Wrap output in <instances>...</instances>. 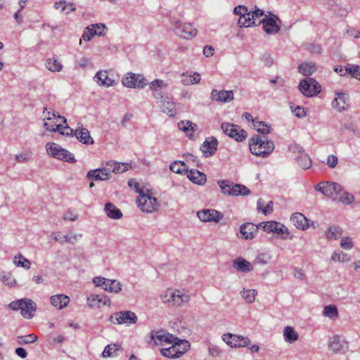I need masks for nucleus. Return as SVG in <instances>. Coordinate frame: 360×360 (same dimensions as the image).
<instances>
[{
    "mask_svg": "<svg viewBox=\"0 0 360 360\" xmlns=\"http://www.w3.org/2000/svg\"><path fill=\"white\" fill-rule=\"evenodd\" d=\"M162 302L173 307H181L190 301V295L184 290L167 289L160 295Z\"/></svg>",
    "mask_w": 360,
    "mask_h": 360,
    "instance_id": "f257e3e1",
    "label": "nucleus"
},
{
    "mask_svg": "<svg viewBox=\"0 0 360 360\" xmlns=\"http://www.w3.org/2000/svg\"><path fill=\"white\" fill-rule=\"evenodd\" d=\"M249 148L253 155L265 158L269 156L274 150V143L273 141L265 140L259 136H255L249 141Z\"/></svg>",
    "mask_w": 360,
    "mask_h": 360,
    "instance_id": "f03ea898",
    "label": "nucleus"
},
{
    "mask_svg": "<svg viewBox=\"0 0 360 360\" xmlns=\"http://www.w3.org/2000/svg\"><path fill=\"white\" fill-rule=\"evenodd\" d=\"M138 207L143 212L153 213L157 212L160 208L158 200L153 195L151 191L146 189V191H141L136 200Z\"/></svg>",
    "mask_w": 360,
    "mask_h": 360,
    "instance_id": "7ed1b4c3",
    "label": "nucleus"
},
{
    "mask_svg": "<svg viewBox=\"0 0 360 360\" xmlns=\"http://www.w3.org/2000/svg\"><path fill=\"white\" fill-rule=\"evenodd\" d=\"M46 149L49 155L55 158L64 160L70 163H74L76 162L72 153L64 148H62L55 143H48L46 145Z\"/></svg>",
    "mask_w": 360,
    "mask_h": 360,
    "instance_id": "20e7f679",
    "label": "nucleus"
},
{
    "mask_svg": "<svg viewBox=\"0 0 360 360\" xmlns=\"http://www.w3.org/2000/svg\"><path fill=\"white\" fill-rule=\"evenodd\" d=\"M218 184L220 187L221 192L225 195H248L250 193V190L243 185L233 184L229 181H219Z\"/></svg>",
    "mask_w": 360,
    "mask_h": 360,
    "instance_id": "39448f33",
    "label": "nucleus"
},
{
    "mask_svg": "<svg viewBox=\"0 0 360 360\" xmlns=\"http://www.w3.org/2000/svg\"><path fill=\"white\" fill-rule=\"evenodd\" d=\"M261 23L263 24L264 32L268 34H277L280 31L282 24L279 18L272 13L265 15L262 20L258 21V25Z\"/></svg>",
    "mask_w": 360,
    "mask_h": 360,
    "instance_id": "423d86ee",
    "label": "nucleus"
},
{
    "mask_svg": "<svg viewBox=\"0 0 360 360\" xmlns=\"http://www.w3.org/2000/svg\"><path fill=\"white\" fill-rule=\"evenodd\" d=\"M299 90L305 96L312 97L321 91V85L314 79L307 77L300 81Z\"/></svg>",
    "mask_w": 360,
    "mask_h": 360,
    "instance_id": "0eeeda50",
    "label": "nucleus"
},
{
    "mask_svg": "<svg viewBox=\"0 0 360 360\" xmlns=\"http://www.w3.org/2000/svg\"><path fill=\"white\" fill-rule=\"evenodd\" d=\"M342 186L334 182H321L316 186V190L323 193L325 196L330 198L333 200L341 194Z\"/></svg>",
    "mask_w": 360,
    "mask_h": 360,
    "instance_id": "6e6552de",
    "label": "nucleus"
},
{
    "mask_svg": "<svg viewBox=\"0 0 360 360\" xmlns=\"http://www.w3.org/2000/svg\"><path fill=\"white\" fill-rule=\"evenodd\" d=\"M122 83L128 88H143L147 84V80L141 75L129 72L122 77Z\"/></svg>",
    "mask_w": 360,
    "mask_h": 360,
    "instance_id": "1a4fd4ad",
    "label": "nucleus"
},
{
    "mask_svg": "<svg viewBox=\"0 0 360 360\" xmlns=\"http://www.w3.org/2000/svg\"><path fill=\"white\" fill-rule=\"evenodd\" d=\"M221 127L225 134L237 141H243L247 137V132L238 125L225 122L221 124Z\"/></svg>",
    "mask_w": 360,
    "mask_h": 360,
    "instance_id": "9d476101",
    "label": "nucleus"
},
{
    "mask_svg": "<svg viewBox=\"0 0 360 360\" xmlns=\"http://www.w3.org/2000/svg\"><path fill=\"white\" fill-rule=\"evenodd\" d=\"M174 336L165 330H160L152 331L150 333V344L153 345H162L164 344L172 343L174 341Z\"/></svg>",
    "mask_w": 360,
    "mask_h": 360,
    "instance_id": "9b49d317",
    "label": "nucleus"
},
{
    "mask_svg": "<svg viewBox=\"0 0 360 360\" xmlns=\"http://www.w3.org/2000/svg\"><path fill=\"white\" fill-rule=\"evenodd\" d=\"M174 32L184 39H191L195 36L197 30L190 23L176 22L173 27Z\"/></svg>",
    "mask_w": 360,
    "mask_h": 360,
    "instance_id": "f8f14e48",
    "label": "nucleus"
},
{
    "mask_svg": "<svg viewBox=\"0 0 360 360\" xmlns=\"http://www.w3.org/2000/svg\"><path fill=\"white\" fill-rule=\"evenodd\" d=\"M110 321L113 323H136L137 316L131 311H124L115 313L110 317Z\"/></svg>",
    "mask_w": 360,
    "mask_h": 360,
    "instance_id": "ddd939ff",
    "label": "nucleus"
},
{
    "mask_svg": "<svg viewBox=\"0 0 360 360\" xmlns=\"http://www.w3.org/2000/svg\"><path fill=\"white\" fill-rule=\"evenodd\" d=\"M222 339L231 347H245L248 346L250 343V340L248 337L231 333L223 335Z\"/></svg>",
    "mask_w": 360,
    "mask_h": 360,
    "instance_id": "4468645a",
    "label": "nucleus"
},
{
    "mask_svg": "<svg viewBox=\"0 0 360 360\" xmlns=\"http://www.w3.org/2000/svg\"><path fill=\"white\" fill-rule=\"evenodd\" d=\"M198 217L202 221L218 223L224 217L223 214L212 209L202 210L198 211Z\"/></svg>",
    "mask_w": 360,
    "mask_h": 360,
    "instance_id": "2eb2a0df",
    "label": "nucleus"
},
{
    "mask_svg": "<svg viewBox=\"0 0 360 360\" xmlns=\"http://www.w3.org/2000/svg\"><path fill=\"white\" fill-rule=\"evenodd\" d=\"M87 305L91 308H100L102 306H110V300L106 295L91 294L87 297Z\"/></svg>",
    "mask_w": 360,
    "mask_h": 360,
    "instance_id": "dca6fc26",
    "label": "nucleus"
},
{
    "mask_svg": "<svg viewBox=\"0 0 360 360\" xmlns=\"http://www.w3.org/2000/svg\"><path fill=\"white\" fill-rule=\"evenodd\" d=\"M333 107L339 112L344 111L349 106L348 94L345 93H335V97L332 103Z\"/></svg>",
    "mask_w": 360,
    "mask_h": 360,
    "instance_id": "f3484780",
    "label": "nucleus"
},
{
    "mask_svg": "<svg viewBox=\"0 0 360 360\" xmlns=\"http://www.w3.org/2000/svg\"><path fill=\"white\" fill-rule=\"evenodd\" d=\"M210 98L212 100L218 102L228 103L233 100L234 94L231 90L218 91L217 89H213L211 92Z\"/></svg>",
    "mask_w": 360,
    "mask_h": 360,
    "instance_id": "a211bd4d",
    "label": "nucleus"
},
{
    "mask_svg": "<svg viewBox=\"0 0 360 360\" xmlns=\"http://www.w3.org/2000/svg\"><path fill=\"white\" fill-rule=\"evenodd\" d=\"M328 347L335 353L345 352L347 349V342L339 335H334L330 338Z\"/></svg>",
    "mask_w": 360,
    "mask_h": 360,
    "instance_id": "6ab92c4d",
    "label": "nucleus"
},
{
    "mask_svg": "<svg viewBox=\"0 0 360 360\" xmlns=\"http://www.w3.org/2000/svg\"><path fill=\"white\" fill-rule=\"evenodd\" d=\"M259 226H262L264 231L267 233L273 232L278 234H283L287 232V228H285L284 225L276 221H266L260 224Z\"/></svg>",
    "mask_w": 360,
    "mask_h": 360,
    "instance_id": "aec40b11",
    "label": "nucleus"
},
{
    "mask_svg": "<svg viewBox=\"0 0 360 360\" xmlns=\"http://www.w3.org/2000/svg\"><path fill=\"white\" fill-rule=\"evenodd\" d=\"M218 145V141L214 137H209L205 139L202 146H201V150L205 154V157L212 155L217 150Z\"/></svg>",
    "mask_w": 360,
    "mask_h": 360,
    "instance_id": "412c9836",
    "label": "nucleus"
},
{
    "mask_svg": "<svg viewBox=\"0 0 360 360\" xmlns=\"http://www.w3.org/2000/svg\"><path fill=\"white\" fill-rule=\"evenodd\" d=\"M94 80L100 86L109 87L115 84V79L108 75L106 70L98 71L94 76Z\"/></svg>",
    "mask_w": 360,
    "mask_h": 360,
    "instance_id": "4be33fe9",
    "label": "nucleus"
},
{
    "mask_svg": "<svg viewBox=\"0 0 360 360\" xmlns=\"http://www.w3.org/2000/svg\"><path fill=\"white\" fill-rule=\"evenodd\" d=\"M36 311V304L35 302L25 298L23 301V304L21 307V314L22 316L27 319H32L34 316V313Z\"/></svg>",
    "mask_w": 360,
    "mask_h": 360,
    "instance_id": "5701e85b",
    "label": "nucleus"
},
{
    "mask_svg": "<svg viewBox=\"0 0 360 360\" xmlns=\"http://www.w3.org/2000/svg\"><path fill=\"white\" fill-rule=\"evenodd\" d=\"M257 232V227L252 223H246L241 225L240 234L241 238L245 240H252L255 238Z\"/></svg>",
    "mask_w": 360,
    "mask_h": 360,
    "instance_id": "b1692460",
    "label": "nucleus"
},
{
    "mask_svg": "<svg viewBox=\"0 0 360 360\" xmlns=\"http://www.w3.org/2000/svg\"><path fill=\"white\" fill-rule=\"evenodd\" d=\"M290 220L297 229L306 230L309 227V220L302 213L292 214Z\"/></svg>",
    "mask_w": 360,
    "mask_h": 360,
    "instance_id": "393cba45",
    "label": "nucleus"
},
{
    "mask_svg": "<svg viewBox=\"0 0 360 360\" xmlns=\"http://www.w3.org/2000/svg\"><path fill=\"white\" fill-rule=\"evenodd\" d=\"M181 83L184 86L198 84L200 82L201 76L198 72H186L181 75Z\"/></svg>",
    "mask_w": 360,
    "mask_h": 360,
    "instance_id": "a878e982",
    "label": "nucleus"
},
{
    "mask_svg": "<svg viewBox=\"0 0 360 360\" xmlns=\"http://www.w3.org/2000/svg\"><path fill=\"white\" fill-rule=\"evenodd\" d=\"M69 302V297L63 294L53 295L50 297V302L51 305L58 309L65 307L68 304Z\"/></svg>",
    "mask_w": 360,
    "mask_h": 360,
    "instance_id": "bb28decb",
    "label": "nucleus"
},
{
    "mask_svg": "<svg viewBox=\"0 0 360 360\" xmlns=\"http://www.w3.org/2000/svg\"><path fill=\"white\" fill-rule=\"evenodd\" d=\"M77 139L84 144H93L94 140L91 137L88 129L81 127L75 130Z\"/></svg>",
    "mask_w": 360,
    "mask_h": 360,
    "instance_id": "cd10ccee",
    "label": "nucleus"
},
{
    "mask_svg": "<svg viewBox=\"0 0 360 360\" xmlns=\"http://www.w3.org/2000/svg\"><path fill=\"white\" fill-rule=\"evenodd\" d=\"M44 126L48 131H58L60 134L66 136L72 135L73 129L69 127L68 126L56 124V127H54L55 125H51L49 122H44Z\"/></svg>",
    "mask_w": 360,
    "mask_h": 360,
    "instance_id": "c85d7f7f",
    "label": "nucleus"
},
{
    "mask_svg": "<svg viewBox=\"0 0 360 360\" xmlns=\"http://www.w3.org/2000/svg\"><path fill=\"white\" fill-rule=\"evenodd\" d=\"M187 176L193 183L199 185H202L207 180L206 175L196 169H191L188 171Z\"/></svg>",
    "mask_w": 360,
    "mask_h": 360,
    "instance_id": "c756f323",
    "label": "nucleus"
},
{
    "mask_svg": "<svg viewBox=\"0 0 360 360\" xmlns=\"http://www.w3.org/2000/svg\"><path fill=\"white\" fill-rule=\"evenodd\" d=\"M104 210L107 216L111 219H118L122 217L120 210L111 202H107Z\"/></svg>",
    "mask_w": 360,
    "mask_h": 360,
    "instance_id": "7c9ffc66",
    "label": "nucleus"
},
{
    "mask_svg": "<svg viewBox=\"0 0 360 360\" xmlns=\"http://www.w3.org/2000/svg\"><path fill=\"white\" fill-rule=\"evenodd\" d=\"M174 346H177L175 349L177 352V355L181 357L184 353H186L190 347V343L186 340H179L174 338V341L172 342Z\"/></svg>",
    "mask_w": 360,
    "mask_h": 360,
    "instance_id": "2f4dec72",
    "label": "nucleus"
},
{
    "mask_svg": "<svg viewBox=\"0 0 360 360\" xmlns=\"http://www.w3.org/2000/svg\"><path fill=\"white\" fill-rule=\"evenodd\" d=\"M51 237L53 238V239L56 241H58L60 242V243H74L75 241L77 240V235H65V236H63L61 234L60 232L59 231H57V232H53L52 234H51Z\"/></svg>",
    "mask_w": 360,
    "mask_h": 360,
    "instance_id": "473e14b6",
    "label": "nucleus"
},
{
    "mask_svg": "<svg viewBox=\"0 0 360 360\" xmlns=\"http://www.w3.org/2000/svg\"><path fill=\"white\" fill-rule=\"evenodd\" d=\"M233 266L241 272H249L252 270L251 264L243 258L236 259L233 261Z\"/></svg>",
    "mask_w": 360,
    "mask_h": 360,
    "instance_id": "72a5a7b5",
    "label": "nucleus"
},
{
    "mask_svg": "<svg viewBox=\"0 0 360 360\" xmlns=\"http://www.w3.org/2000/svg\"><path fill=\"white\" fill-rule=\"evenodd\" d=\"M179 129L186 132L189 137L193 136V132L198 129V125L191 121H181L178 123Z\"/></svg>",
    "mask_w": 360,
    "mask_h": 360,
    "instance_id": "f704fd0d",
    "label": "nucleus"
},
{
    "mask_svg": "<svg viewBox=\"0 0 360 360\" xmlns=\"http://www.w3.org/2000/svg\"><path fill=\"white\" fill-rule=\"evenodd\" d=\"M283 338L285 342L293 343L298 340L299 335L291 326H286L283 329Z\"/></svg>",
    "mask_w": 360,
    "mask_h": 360,
    "instance_id": "c9c22d12",
    "label": "nucleus"
},
{
    "mask_svg": "<svg viewBox=\"0 0 360 360\" xmlns=\"http://www.w3.org/2000/svg\"><path fill=\"white\" fill-rule=\"evenodd\" d=\"M343 231L341 227L338 226H330L326 231V237L328 240H337L341 237Z\"/></svg>",
    "mask_w": 360,
    "mask_h": 360,
    "instance_id": "e433bc0d",
    "label": "nucleus"
},
{
    "mask_svg": "<svg viewBox=\"0 0 360 360\" xmlns=\"http://www.w3.org/2000/svg\"><path fill=\"white\" fill-rule=\"evenodd\" d=\"M89 179L104 181L108 179L107 173L103 172V168L90 170L86 175Z\"/></svg>",
    "mask_w": 360,
    "mask_h": 360,
    "instance_id": "4c0bfd02",
    "label": "nucleus"
},
{
    "mask_svg": "<svg viewBox=\"0 0 360 360\" xmlns=\"http://www.w3.org/2000/svg\"><path fill=\"white\" fill-rule=\"evenodd\" d=\"M46 68L51 72H60L63 68V64L56 58H48L46 61Z\"/></svg>",
    "mask_w": 360,
    "mask_h": 360,
    "instance_id": "58836bf2",
    "label": "nucleus"
},
{
    "mask_svg": "<svg viewBox=\"0 0 360 360\" xmlns=\"http://www.w3.org/2000/svg\"><path fill=\"white\" fill-rule=\"evenodd\" d=\"M162 111L169 117H174L176 113L175 104L169 98H167L163 101Z\"/></svg>",
    "mask_w": 360,
    "mask_h": 360,
    "instance_id": "ea45409f",
    "label": "nucleus"
},
{
    "mask_svg": "<svg viewBox=\"0 0 360 360\" xmlns=\"http://www.w3.org/2000/svg\"><path fill=\"white\" fill-rule=\"evenodd\" d=\"M299 72L305 76L311 75L316 70V67L314 63H304L298 67Z\"/></svg>",
    "mask_w": 360,
    "mask_h": 360,
    "instance_id": "a19ab883",
    "label": "nucleus"
},
{
    "mask_svg": "<svg viewBox=\"0 0 360 360\" xmlns=\"http://www.w3.org/2000/svg\"><path fill=\"white\" fill-rule=\"evenodd\" d=\"M238 25L239 27H250L252 25H258V22L255 21H252V18H251L250 12H248L243 16L239 17L238 20Z\"/></svg>",
    "mask_w": 360,
    "mask_h": 360,
    "instance_id": "79ce46f5",
    "label": "nucleus"
},
{
    "mask_svg": "<svg viewBox=\"0 0 360 360\" xmlns=\"http://www.w3.org/2000/svg\"><path fill=\"white\" fill-rule=\"evenodd\" d=\"M331 260L334 262H348L351 258L348 254L340 250H335L331 256Z\"/></svg>",
    "mask_w": 360,
    "mask_h": 360,
    "instance_id": "37998d69",
    "label": "nucleus"
},
{
    "mask_svg": "<svg viewBox=\"0 0 360 360\" xmlns=\"http://www.w3.org/2000/svg\"><path fill=\"white\" fill-rule=\"evenodd\" d=\"M13 263L17 266L23 267L26 269H30L31 267V262L29 259H26L22 255L18 254L13 258Z\"/></svg>",
    "mask_w": 360,
    "mask_h": 360,
    "instance_id": "c03bdc74",
    "label": "nucleus"
},
{
    "mask_svg": "<svg viewBox=\"0 0 360 360\" xmlns=\"http://www.w3.org/2000/svg\"><path fill=\"white\" fill-rule=\"evenodd\" d=\"M323 315L331 319H336L338 317V308L334 304L327 305L324 307Z\"/></svg>",
    "mask_w": 360,
    "mask_h": 360,
    "instance_id": "a18cd8bd",
    "label": "nucleus"
},
{
    "mask_svg": "<svg viewBox=\"0 0 360 360\" xmlns=\"http://www.w3.org/2000/svg\"><path fill=\"white\" fill-rule=\"evenodd\" d=\"M298 165L304 169L309 168L311 165V161L308 155L304 153H300L297 158Z\"/></svg>",
    "mask_w": 360,
    "mask_h": 360,
    "instance_id": "49530a36",
    "label": "nucleus"
},
{
    "mask_svg": "<svg viewBox=\"0 0 360 360\" xmlns=\"http://www.w3.org/2000/svg\"><path fill=\"white\" fill-rule=\"evenodd\" d=\"M252 123L254 127L256 130L262 134H267L271 131V126L266 124L264 122L258 121V120H252Z\"/></svg>",
    "mask_w": 360,
    "mask_h": 360,
    "instance_id": "de8ad7c7",
    "label": "nucleus"
},
{
    "mask_svg": "<svg viewBox=\"0 0 360 360\" xmlns=\"http://www.w3.org/2000/svg\"><path fill=\"white\" fill-rule=\"evenodd\" d=\"M172 345L171 347L168 348H164L160 350V353L164 356L168 357V358H179L177 355V352L175 349H176L177 346H174V343H170Z\"/></svg>",
    "mask_w": 360,
    "mask_h": 360,
    "instance_id": "09e8293b",
    "label": "nucleus"
},
{
    "mask_svg": "<svg viewBox=\"0 0 360 360\" xmlns=\"http://www.w3.org/2000/svg\"><path fill=\"white\" fill-rule=\"evenodd\" d=\"M257 295V291L254 289L245 290L241 292V296L248 303H252L255 300L256 295Z\"/></svg>",
    "mask_w": 360,
    "mask_h": 360,
    "instance_id": "8fccbe9b",
    "label": "nucleus"
},
{
    "mask_svg": "<svg viewBox=\"0 0 360 360\" xmlns=\"http://www.w3.org/2000/svg\"><path fill=\"white\" fill-rule=\"evenodd\" d=\"M354 198L353 195H352L351 193H347V192H343L342 188H341V194H339L338 195V198L335 200V201H339L344 204L348 205V204L352 203L354 201Z\"/></svg>",
    "mask_w": 360,
    "mask_h": 360,
    "instance_id": "3c124183",
    "label": "nucleus"
},
{
    "mask_svg": "<svg viewBox=\"0 0 360 360\" xmlns=\"http://www.w3.org/2000/svg\"><path fill=\"white\" fill-rule=\"evenodd\" d=\"M37 335L35 334H30L27 335H21L17 338L18 343L20 345H25L34 342L37 340Z\"/></svg>",
    "mask_w": 360,
    "mask_h": 360,
    "instance_id": "603ef678",
    "label": "nucleus"
},
{
    "mask_svg": "<svg viewBox=\"0 0 360 360\" xmlns=\"http://www.w3.org/2000/svg\"><path fill=\"white\" fill-rule=\"evenodd\" d=\"M169 168L171 171L175 173H182L188 169L186 165L181 161H176L173 162L170 165Z\"/></svg>",
    "mask_w": 360,
    "mask_h": 360,
    "instance_id": "864d4df0",
    "label": "nucleus"
},
{
    "mask_svg": "<svg viewBox=\"0 0 360 360\" xmlns=\"http://www.w3.org/2000/svg\"><path fill=\"white\" fill-rule=\"evenodd\" d=\"M46 110L47 109L44 108V120H46L47 121H51L53 120H56L57 121H58V120H62L63 122H66V119L64 117H61L59 115H57L54 112L48 111L47 112H46Z\"/></svg>",
    "mask_w": 360,
    "mask_h": 360,
    "instance_id": "5fc2aeb1",
    "label": "nucleus"
},
{
    "mask_svg": "<svg viewBox=\"0 0 360 360\" xmlns=\"http://www.w3.org/2000/svg\"><path fill=\"white\" fill-rule=\"evenodd\" d=\"M131 168V165L128 163H120L114 162L113 172L122 173Z\"/></svg>",
    "mask_w": 360,
    "mask_h": 360,
    "instance_id": "6e6d98bb",
    "label": "nucleus"
},
{
    "mask_svg": "<svg viewBox=\"0 0 360 360\" xmlns=\"http://www.w3.org/2000/svg\"><path fill=\"white\" fill-rule=\"evenodd\" d=\"M118 349V346L116 345H107L103 352V357H110L112 356L115 352Z\"/></svg>",
    "mask_w": 360,
    "mask_h": 360,
    "instance_id": "4d7b16f0",
    "label": "nucleus"
},
{
    "mask_svg": "<svg viewBox=\"0 0 360 360\" xmlns=\"http://www.w3.org/2000/svg\"><path fill=\"white\" fill-rule=\"evenodd\" d=\"M122 290V284L116 280H112L110 283L108 291L110 292L119 293Z\"/></svg>",
    "mask_w": 360,
    "mask_h": 360,
    "instance_id": "13d9d810",
    "label": "nucleus"
},
{
    "mask_svg": "<svg viewBox=\"0 0 360 360\" xmlns=\"http://www.w3.org/2000/svg\"><path fill=\"white\" fill-rule=\"evenodd\" d=\"M347 72L350 74L352 77L360 80V66H352L346 68Z\"/></svg>",
    "mask_w": 360,
    "mask_h": 360,
    "instance_id": "bf43d9fd",
    "label": "nucleus"
},
{
    "mask_svg": "<svg viewBox=\"0 0 360 360\" xmlns=\"http://www.w3.org/2000/svg\"><path fill=\"white\" fill-rule=\"evenodd\" d=\"M340 247L345 250H350L354 247L352 240L349 237H343L340 242Z\"/></svg>",
    "mask_w": 360,
    "mask_h": 360,
    "instance_id": "052dcab7",
    "label": "nucleus"
},
{
    "mask_svg": "<svg viewBox=\"0 0 360 360\" xmlns=\"http://www.w3.org/2000/svg\"><path fill=\"white\" fill-rule=\"evenodd\" d=\"M78 219V214L72 210L67 211L63 215V219L65 221H75Z\"/></svg>",
    "mask_w": 360,
    "mask_h": 360,
    "instance_id": "680f3d73",
    "label": "nucleus"
},
{
    "mask_svg": "<svg viewBox=\"0 0 360 360\" xmlns=\"http://www.w3.org/2000/svg\"><path fill=\"white\" fill-rule=\"evenodd\" d=\"M32 156L31 152H25L15 156V160L18 162H25L30 160Z\"/></svg>",
    "mask_w": 360,
    "mask_h": 360,
    "instance_id": "e2e57ef3",
    "label": "nucleus"
},
{
    "mask_svg": "<svg viewBox=\"0 0 360 360\" xmlns=\"http://www.w3.org/2000/svg\"><path fill=\"white\" fill-rule=\"evenodd\" d=\"M290 108L292 110V112L297 117H302L306 115V110L304 108L297 106L296 108H293L292 105H291Z\"/></svg>",
    "mask_w": 360,
    "mask_h": 360,
    "instance_id": "0e129e2a",
    "label": "nucleus"
},
{
    "mask_svg": "<svg viewBox=\"0 0 360 360\" xmlns=\"http://www.w3.org/2000/svg\"><path fill=\"white\" fill-rule=\"evenodd\" d=\"M128 185L131 189L135 190L136 192L139 193V195H140L141 191H146V189L140 188L139 184L134 179H130L128 181Z\"/></svg>",
    "mask_w": 360,
    "mask_h": 360,
    "instance_id": "69168bd1",
    "label": "nucleus"
},
{
    "mask_svg": "<svg viewBox=\"0 0 360 360\" xmlns=\"http://www.w3.org/2000/svg\"><path fill=\"white\" fill-rule=\"evenodd\" d=\"M233 12L236 15L243 16L248 13V8L243 6H238L234 8Z\"/></svg>",
    "mask_w": 360,
    "mask_h": 360,
    "instance_id": "338daca9",
    "label": "nucleus"
},
{
    "mask_svg": "<svg viewBox=\"0 0 360 360\" xmlns=\"http://www.w3.org/2000/svg\"><path fill=\"white\" fill-rule=\"evenodd\" d=\"M165 86H166V84H165L163 80L155 79L150 83V89L155 91L157 88H161V87Z\"/></svg>",
    "mask_w": 360,
    "mask_h": 360,
    "instance_id": "774afa93",
    "label": "nucleus"
}]
</instances>
